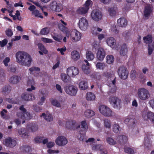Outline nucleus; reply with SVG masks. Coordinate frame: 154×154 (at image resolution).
Masks as SVG:
<instances>
[{"instance_id":"obj_1","label":"nucleus","mask_w":154,"mask_h":154,"mask_svg":"<svg viewBox=\"0 0 154 154\" xmlns=\"http://www.w3.org/2000/svg\"><path fill=\"white\" fill-rule=\"evenodd\" d=\"M17 62L22 65L29 67L32 59L30 55L23 51H19L16 53Z\"/></svg>"},{"instance_id":"obj_2","label":"nucleus","mask_w":154,"mask_h":154,"mask_svg":"<svg viewBox=\"0 0 154 154\" xmlns=\"http://www.w3.org/2000/svg\"><path fill=\"white\" fill-rule=\"evenodd\" d=\"M59 28L61 31L66 34L67 37L70 38L73 41H78L81 38V34L76 29L70 30L68 28L60 24L59 25Z\"/></svg>"},{"instance_id":"obj_3","label":"nucleus","mask_w":154,"mask_h":154,"mask_svg":"<svg viewBox=\"0 0 154 154\" xmlns=\"http://www.w3.org/2000/svg\"><path fill=\"white\" fill-rule=\"evenodd\" d=\"M80 128L79 133L80 135V137L78 135L77 137L80 141H82L85 135V134L88 129V126L86 120L82 121L81 122V125L77 124L76 129H78Z\"/></svg>"},{"instance_id":"obj_4","label":"nucleus","mask_w":154,"mask_h":154,"mask_svg":"<svg viewBox=\"0 0 154 154\" xmlns=\"http://www.w3.org/2000/svg\"><path fill=\"white\" fill-rule=\"evenodd\" d=\"M19 109L21 111L17 113V115L18 117L27 120H29L32 118L31 115L29 112L27 111L26 109L24 107L23 105L21 106Z\"/></svg>"},{"instance_id":"obj_5","label":"nucleus","mask_w":154,"mask_h":154,"mask_svg":"<svg viewBox=\"0 0 154 154\" xmlns=\"http://www.w3.org/2000/svg\"><path fill=\"white\" fill-rule=\"evenodd\" d=\"M137 95L139 100H145L148 99L150 97L149 91L144 88L138 89Z\"/></svg>"},{"instance_id":"obj_6","label":"nucleus","mask_w":154,"mask_h":154,"mask_svg":"<svg viewBox=\"0 0 154 154\" xmlns=\"http://www.w3.org/2000/svg\"><path fill=\"white\" fill-rule=\"evenodd\" d=\"M99 110L100 113L106 117H110L112 116V110L109 108L104 105L99 106Z\"/></svg>"},{"instance_id":"obj_7","label":"nucleus","mask_w":154,"mask_h":154,"mask_svg":"<svg viewBox=\"0 0 154 154\" xmlns=\"http://www.w3.org/2000/svg\"><path fill=\"white\" fill-rule=\"evenodd\" d=\"M117 72L120 78L123 80H125L128 77V72L125 66H120Z\"/></svg>"},{"instance_id":"obj_8","label":"nucleus","mask_w":154,"mask_h":154,"mask_svg":"<svg viewBox=\"0 0 154 154\" xmlns=\"http://www.w3.org/2000/svg\"><path fill=\"white\" fill-rule=\"evenodd\" d=\"M78 25L79 28L82 30L86 31L89 27L88 21L85 17H82L79 20Z\"/></svg>"},{"instance_id":"obj_9","label":"nucleus","mask_w":154,"mask_h":154,"mask_svg":"<svg viewBox=\"0 0 154 154\" xmlns=\"http://www.w3.org/2000/svg\"><path fill=\"white\" fill-rule=\"evenodd\" d=\"M64 90L67 94L72 96L75 95L77 91V88L73 85L65 87Z\"/></svg>"},{"instance_id":"obj_10","label":"nucleus","mask_w":154,"mask_h":154,"mask_svg":"<svg viewBox=\"0 0 154 154\" xmlns=\"http://www.w3.org/2000/svg\"><path fill=\"white\" fill-rule=\"evenodd\" d=\"M103 15L102 13L100 11L97 10L93 11L91 14V18L94 21H98L100 20L102 17Z\"/></svg>"},{"instance_id":"obj_11","label":"nucleus","mask_w":154,"mask_h":154,"mask_svg":"<svg viewBox=\"0 0 154 154\" xmlns=\"http://www.w3.org/2000/svg\"><path fill=\"white\" fill-rule=\"evenodd\" d=\"M66 72L69 76L73 77L79 73V71L78 68L74 66H71L67 69Z\"/></svg>"},{"instance_id":"obj_12","label":"nucleus","mask_w":154,"mask_h":154,"mask_svg":"<svg viewBox=\"0 0 154 154\" xmlns=\"http://www.w3.org/2000/svg\"><path fill=\"white\" fill-rule=\"evenodd\" d=\"M50 8L53 11L59 12L62 9V5L59 3H57L56 1H53L50 4Z\"/></svg>"},{"instance_id":"obj_13","label":"nucleus","mask_w":154,"mask_h":154,"mask_svg":"<svg viewBox=\"0 0 154 154\" xmlns=\"http://www.w3.org/2000/svg\"><path fill=\"white\" fill-rule=\"evenodd\" d=\"M67 143V140L65 137L63 136L58 137L56 140V143L59 146H64Z\"/></svg>"},{"instance_id":"obj_14","label":"nucleus","mask_w":154,"mask_h":154,"mask_svg":"<svg viewBox=\"0 0 154 154\" xmlns=\"http://www.w3.org/2000/svg\"><path fill=\"white\" fill-rule=\"evenodd\" d=\"M16 141L11 138L9 137L5 140V144L7 147H13L16 145Z\"/></svg>"},{"instance_id":"obj_15","label":"nucleus","mask_w":154,"mask_h":154,"mask_svg":"<svg viewBox=\"0 0 154 154\" xmlns=\"http://www.w3.org/2000/svg\"><path fill=\"white\" fill-rule=\"evenodd\" d=\"M97 53V58L99 60H103L106 55V51L104 49H98Z\"/></svg>"},{"instance_id":"obj_16","label":"nucleus","mask_w":154,"mask_h":154,"mask_svg":"<svg viewBox=\"0 0 154 154\" xmlns=\"http://www.w3.org/2000/svg\"><path fill=\"white\" fill-rule=\"evenodd\" d=\"M142 117L145 120L149 119L153 124H154V113L151 112H149L146 114H143Z\"/></svg>"},{"instance_id":"obj_17","label":"nucleus","mask_w":154,"mask_h":154,"mask_svg":"<svg viewBox=\"0 0 154 154\" xmlns=\"http://www.w3.org/2000/svg\"><path fill=\"white\" fill-rule=\"evenodd\" d=\"M118 26L124 28L128 24L127 20L124 18H121L117 20Z\"/></svg>"},{"instance_id":"obj_18","label":"nucleus","mask_w":154,"mask_h":154,"mask_svg":"<svg viewBox=\"0 0 154 154\" xmlns=\"http://www.w3.org/2000/svg\"><path fill=\"white\" fill-rule=\"evenodd\" d=\"M26 128L29 131L32 132L36 131L38 129V127L36 124L32 123L28 124Z\"/></svg>"},{"instance_id":"obj_19","label":"nucleus","mask_w":154,"mask_h":154,"mask_svg":"<svg viewBox=\"0 0 154 154\" xmlns=\"http://www.w3.org/2000/svg\"><path fill=\"white\" fill-rule=\"evenodd\" d=\"M21 98L25 100H33L35 99V96L31 93H24L21 95Z\"/></svg>"},{"instance_id":"obj_20","label":"nucleus","mask_w":154,"mask_h":154,"mask_svg":"<svg viewBox=\"0 0 154 154\" xmlns=\"http://www.w3.org/2000/svg\"><path fill=\"white\" fill-rule=\"evenodd\" d=\"M77 123L74 120L69 121L66 122V127L70 129H75L76 128Z\"/></svg>"},{"instance_id":"obj_21","label":"nucleus","mask_w":154,"mask_h":154,"mask_svg":"<svg viewBox=\"0 0 154 154\" xmlns=\"http://www.w3.org/2000/svg\"><path fill=\"white\" fill-rule=\"evenodd\" d=\"M148 134H146V137L144 139V145L145 148L149 149L152 147V141L150 140L149 137L148 136Z\"/></svg>"},{"instance_id":"obj_22","label":"nucleus","mask_w":154,"mask_h":154,"mask_svg":"<svg viewBox=\"0 0 154 154\" xmlns=\"http://www.w3.org/2000/svg\"><path fill=\"white\" fill-rule=\"evenodd\" d=\"M108 14L110 17H115L116 14V10L114 7H109L107 9Z\"/></svg>"},{"instance_id":"obj_23","label":"nucleus","mask_w":154,"mask_h":154,"mask_svg":"<svg viewBox=\"0 0 154 154\" xmlns=\"http://www.w3.org/2000/svg\"><path fill=\"white\" fill-rule=\"evenodd\" d=\"M27 85L29 87L31 86L30 88H28L27 89V91H31L32 90H35V88L33 86L35 84V82L34 80L32 79L31 80H28L27 82Z\"/></svg>"},{"instance_id":"obj_24","label":"nucleus","mask_w":154,"mask_h":154,"mask_svg":"<svg viewBox=\"0 0 154 154\" xmlns=\"http://www.w3.org/2000/svg\"><path fill=\"white\" fill-rule=\"evenodd\" d=\"M71 57L73 60L76 61L80 58V55L79 52L74 50L71 52Z\"/></svg>"},{"instance_id":"obj_25","label":"nucleus","mask_w":154,"mask_h":154,"mask_svg":"<svg viewBox=\"0 0 154 154\" xmlns=\"http://www.w3.org/2000/svg\"><path fill=\"white\" fill-rule=\"evenodd\" d=\"M88 10L87 8H85L84 6L79 8L76 11L77 13L81 15H84L87 14Z\"/></svg>"},{"instance_id":"obj_26","label":"nucleus","mask_w":154,"mask_h":154,"mask_svg":"<svg viewBox=\"0 0 154 154\" xmlns=\"http://www.w3.org/2000/svg\"><path fill=\"white\" fill-rule=\"evenodd\" d=\"M109 101L110 103L114 107L116 108L118 107L117 103L119 101V100L117 97H110L109 99Z\"/></svg>"},{"instance_id":"obj_27","label":"nucleus","mask_w":154,"mask_h":154,"mask_svg":"<svg viewBox=\"0 0 154 154\" xmlns=\"http://www.w3.org/2000/svg\"><path fill=\"white\" fill-rule=\"evenodd\" d=\"M20 79L21 78L20 76L14 75L10 78L9 81L11 83L13 84H16Z\"/></svg>"},{"instance_id":"obj_28","label":"nucleus","mask_w":154,"mask_h":154,"mask_svg":"<svg viewBox=\"0 0 154 154\" xmlns=\"http://www.w3.org/2000/svg\"><path fill=\"white\" fill-rule=\"evenodd\" d=\"M117 140L119 143H125L128 141L127 137L125 135H120L117 137Z\"/></svg>"},{"instance_id":"obj_29","label":"nucleus","mask_w":154,"mask_h":154,"mask_svg":"<svg viewBox=\"0 0 154 154\" xmlns=\"http://www.w3.org/2000/svg\"><path fill=\"white\" fill-rule=\"evenodd\" d=\"M143 39V42L146 44H150L152 41V36L150 35H148L144 36Z\"/></svg>"},{"instance_id":"obj_30","label":"nucleus","mask_w":154,"mask_h":154,"mask_svg":"<svg viewBox=\"0 0 154 154\" xmlns=\"http://www.w3.org/2000/svg\"><path fill=\"white\" fill-rule=\"evenodd\" d=\"M152 8L150 5H147L145 7L144 10V15L146 17L149 16L152 11Z\"/></svg>"},{"instance_id":"obj_31","label":"nucleus","mask_w":154,"mask_h":154,"mask_svg":"<svg viewBox=\"0 0 154 154\" xmlns=\"http://www.w3.org/2000/svg\"><path fill=\"white\" fill-rule=\"evenodd\" d=\"M106 42L108 45L112 47L116 44V40L113 37H110L107 39Z\"/></svg>"},{"instance_id":"obj_32","label":"nucleus","mask_w":154,"mask_h":154,"mask_svg":"<svg viewBox=\"0 0 154 154\" xmlns=\"http://www.w3.org/2000/svg\"><path fill=\"white\" fill-rule=\"evenodd\" d=\"M95 115V112L92 110L87 109L84 112V115L86 117L89 118Z\"/></svg>"},{"instance_id":"obj_33","label":"nucleus","mask_w":154,"mask_h":154,"mask_svg":"<svg viewBox=\"0 0 154 154\" xmlns=\"http://www.w3.org/2000/svg\"><path fill=\"white\" fill-rule=\"evenodd\" d=\"M79 85L80 88L82 90H85L88 88L87 82L85 81H82L80 82Z\"/></svg>"},{"instance_id":"obj_34","label":"nucleus","mask_w":154,"mask_h":154,"mask_svg":"<svg viewBox=\"0 0 154 154\" xmlns=\"http://www.w3.org/2000/svg\"><path fill=\"white\" fill-rule=\"evenodd\" d=\"M41 116H43L45 119L48 122L51 121L53 120V117L51 114H46L45 113H43Z\"/></svg>"},{"instance_id":"obj_35","label":"nucleus","mask_w":154,"mask_h":154,"mask_svg":"<svg viewBox=\"0 0 154 154\" xmlns=\"http://www.w3.org/2000/svg\"><path fill=\"white\" fill-rule=\"evenodd\" d=\"M86 58L89 61L92 60L94 58V56L92 52L91 51H88L86 52Z\"/></svg>"},{"instance_id":"obj_36","label":"nucleus","mask_w":154,"mask_h":154,"mask_svg":"<svg viewBox=\"0 0 154 154\" xmlns=\"http://www.w3.org/2000/svg\"><path fill=\"white\" fill-rule=\"evenodd\" d=\"M95 96L94 94L91 92L88 93L86 95V99L88 100H93L95 99Z\"/></svg>"},{"instance_id":"obj_37","label":"nucleus","mask_w":154,"mask_h":154,"mask_svg":"<svg viewBox=\"0 0 154 154\" xmlns=\"http://www.w3.org/2000/svg\"><path fill=\"white\" fill-rule=\"evenodd\" d=\"M114 60V58L112 55H108L106 57V62L108 64L112 63Z\"/></svg>"},{"instance_id":"obj_38","label":"nucleus","mask_w":154,"mask_h":154,"mask_svg":"<svg viewBox=\"0 0 154 154\" xmlns=\"http://www.w3.org/2000/svg\"><path fill=\"white\" fill-rule=\"evenodd\" d=\"M2 90V92L3 93L8 94L11 91V87L8 85H6L3 87Z\"/></svg>"},{"instance_id":"obj_39","label":"nucleus","mask_w":154,"mask_h":154,"mask_svg":"<svg viewBox=\"0 0 154 154\" xmlns=\"http://www.w3.org/2000/svg\"><path fill=\"white\" fill-rule=\"evenodd\" d=\"M62 80L65 83H68L69 82V77L65 73H61L60 75Z\"/></svg>"},{"instance_id":"obj_40","label":"nucleus","mask_w":154,"mask_h":154,"mask_svg":"<svg viewBox=\"0 0 154 154\" xmlns=\"http://www.w3.org/2000/svg\"><path fill=\"white\" fill-rule=\"evenodd\" d=\"M51 104L57 107H60L61 105L60 102L55 99H52L50 100Z\"/></svg>"},{"instance_id":"obj_41","label":"nucleus","mask_w":154,"mask_h":154,"mask_svg":"<svg viewBox=\"0 0 154 154\" xmlns=\"http://www.w3.org/2000/svg\"><path fill=\"white\" fill-rule=\"evenodd\" d=\"M21 148L23 152H30L32 151V149L31 147L28 145H24Z\"/></svg>"},{"instance_id":"obj_42","label":"nucleus","mask_w":154,"mask_h":154,"mask_svg":"<svg viewBox=\"0 0 154 154\" xmlns=\"http://www.w3.org/2000/svg\"><path fill=\"white\" fill-rule=\"evenodd\" d=\"M112 129L114 132L117 133L120 132L121 128L118 125L115 124L113 125Z\"/></svg>"},{"instance_id":"obj_43","label":"nucleus","mask_w":154,"mask_h":154,"mask_svg":"<svg viewBox=\"0 0 154 154\" xmlns=\"http://www.w3.org/2000/svg\"><path fill=\"white\" fill-rule=\"evenodd\" d=\"M124 149V151L126 153L130 154H133L134 153V150L133 149L129 147L125 146Z\"/></svg>"},{"instance_id":"obj_44","label":"nucleus","mask_w":154,"mask_h":154,"mask_svg":"<svg viewBox=\"0 0 154 154\" xmlns=\"http://www.w3.org/2000/svg\"><path fill=\"white\" fill-rule=\"evenodd\" d=\"M49 32V29L46 27L42 29L40 32V34L42 35H46Z\"/></svg>"},{"instance_id":"obj_45","label":"nucleus","mask_w":154,"mask_h":154,"mask_svg":"<svg viewBox=\"0 0 154 154\" xmlns=\"http://www.w3.org/2000/svg\"><path fill=\"white\" fill-rule=\"evenodd\" d=\"M96 68L100 69H103L106 66L105 64L103 63L98 62L96 64Z\"/></svg>"},{"instance_id":"obj_46","label":"nucleus","mask_w":154,"mask_h":154,"mask_svg":"<svg viewBox=\"0 0 154 154\" xmlns=\"http://www.w3.org/2000/svg\"><path fill=\"white\" fill-rule=\"evenodd\" d=\"M7 113V111L6 109H3L2 111L0 112L1 116L4 119H8V116L7 115L5 114Z\"/></svg>"},{"instance_id":"obj_47","label":"nucleus","mask_w":154,"mask_h":154,"mask_svg":"<svg viewBox=\"0 0 154 154\" xmlns=\"http://www.w3.org/2000/svg\"><path fill=\"white\" fill-rule=\"evenodd\" d=\"M104 125L105 127L110 128L111 127V122L110 120L105 119L104 120Z\"/></svg>"},{"instance_id":"obj_48","label":"nucleus","mask_w":154,"mask_h":154,"mask_svg":"<svg viewBox=\"0 0 154 154\" xmlns=\"http://www.w3.org/2000/svg\"><path fill=\"white\" fill-rule=\"evenodd\" d=\"M106 141L108 143L111 145H113L116 143V141L110 137H107Z\"/></svg>"},{"instance_id":"obj_49","label":"nucleus","mask_w":154,"mask_h":154,"mask_svg":"<svg viewBox=\"0 0 154 154\" xmlns=\"http://www.w3.org/2000/svg\"><path fill=\"white\" fill-rule=\"evenodd\" d=\"M32 14L35 17H39L42 18L43 17L41 15V14L39 13V11L37 10H35L32 12Z\"/></svg>"},{"instance_id":"obj_50","label":"nucleus","mask_w":154,"mask_h":154,"mask_svg":"<svg viewBox=\"0 0 154 154\" xmlns=\"http://www.w3.org/2000/svg\"><path fill=\"white\" fill-rule=\"evenodd\" d=\"M82 68L84 73L86 74L89 73V67L88 66L85 64H83L82 66Z\"/></svg>"},{"instance_id":"obj_51","label":"nucleus","mask_w":154,"mask_h":154,"mask_svg":"<svg viewBox=\"0 0 154 154\" xmlns=\"http://www.w3.org/2000/svg\"><path fill=\"white\" fill-rule=\"evenodd\" d=\"M92 4V2L90 0H88L86 1L85 3L84 6L85 8H88V10L89 9V7L91 6Z\"/></svg>"},{"instance_id":"obj_52","label":"nucleus","mask_w":154,"mask_h":154,"mask_svg":"<svg viewBox=\"0 0 154 154\" xmlns=\"http://www.w3.org/2000/svg\"><path fill=\"white\" fill-rule=\"evenodd\" d=\"M20 135H23V136L24 135V137H28L27 133H25V131L23 129L21 128L18 131Z\"/></svg>"},{"instance_id":"obj_53","label":"nucleus","mask_w":154,"mask_h":154,"mask_svg":"<svg viewBox=\"0 0 154 154\" xmlns=\"http://www.w3.org/2000/svg\"><path fill=\"white\" fill-rule=\"evenodd\" d=\"M5 33L7 36L10 37H11L13 34L12 31L10 29H8L6 30L5 31Z\"/></svg>"},{"instance_id":"obj_54","label":"nucleus","mask_w":154,"mask_h":154,"mask_svg":"<svg viewBox=\"0 0 154 154\" xmlns=\"http://www.w3.org/2000/svg\"><path fill=\"white\" fill-rule=\"evenodd\" d=\"M116 88L115 86L113 88H112L108 93L109 95H112V94H115L116 92Z\"/></svg>"},{"instance_id":"obj_55","label":"nucleus","mask_w":154,"mask_h":154,"mask_svg":"<svg viewBox=\"0 0 154 154\" xmlns=\"http://www.w3.org/2000/svg\"><path fill=\"white\" fill-rule=\"evenodd\" d=\"M111 30L113 32L116 34H118L119 31L117 29V27L116 25H113L111 27Z\"/></svg>"},{"instance_id":"obj_56","label":"nucleus","mask_w":154,"mask_h":154,"mask_svg":"<svg viewBox=\"0 0 154 154\" xmlns=\"http://www.w3.org/2000/svg\"><path fill=\"white\" fill-rule=\"evenodd\" d=\"M102 145L100 144H98L93 146L92 147V149L94 150H97L101 148Z\"/></svg>"},{"instance_id":"obj_57","label":"nucleus","mask_w":154,"mask_h":154,"mask_svg":"<svg viewBox=\"0 0 154 154\" xmlns=\"http://www.w3.org/2000/svg\"><path fill=\"white\" fill-rule=\"evenodd\" d=\"M92 46L93 47L96 48H101L100 46V43L97 41H94V42H93L92 43Z\"/></svg>"},{"instance_id":"obj_58","label":"nucleus","mask_w":154,"mask_h":154,"mask_svg":"<svg viewBox=\"0 0 154 154\" xmlns=\"http://www.w3.org/2000/svg\"><path fill=\"white\" fill-rule=\"evenodd\" d=\"M127 52L128 49H121L120 54L122 56H125Z\"/></svg>"},{"instance_id":"obj_59","label":"nucleus","mask_w":154,"mask_h":154,"mask_svg":"<svg viewBox=\"0 0 154 154\" xmlns=\"http://www.w3.org/2000/svg\"><path fill=\"white\" fill-rule=\"evenodd\" d=\"M43 137H37L34 139L36 143H41Z\"/></svg>"},{"instance_id":"obj_60","label":"nucleus","mask_w":154,"mask_h":154,"mask_svg":"<svg viewBox=\"0 0 154 154\" xmlns=\"http://www.w3.org/2000/svg\"><path fill=\"white\" fill-rule=\"evenodd\" d=\"M41 40L45 43H51L53 42L51 39L45 38H42Z\"/></svg>"},{"instance_id":"obj_61","label":"nucleus","mask_w":154,"mask_h":154,"mask_svg":"<svg viewBox=\"0 0 154 154\" xmlns=\"http://www.w3.org/2000/svg\"><path fill=\"white\" fill-rule=\"evenodd\" d=\"M34 110L37 112H40L42 110V109L37 105L34 106Z\"/></svg>"},{"instance_id":"obj_62","label":"nucleus","mask_w":154,"mask_h":154,"mask_svg":"<svg viewBox=\"0 0 154 154\" xmlns=\"http://www.w3.org/2000/svg\"><path fill=\"white\" fill-rule=\"evenodd\" d=\"M136 76V71L135 70H132L130 74V77L131 79H134Z\"/></svg>"},{"instance_id":"obj_63","label":"nucleus","mask_w":154,"mask_h":154,"mask_svg":"<svg viewBox=\"0 0 154 154\" xmlns=\"http://www.w3.org/2000/svg\"><path fill=\"white\" fill-rule=\"evenodd\" d=\"M10 60V59L9 57H6L3 60V63L5 66H8V63Z\"/></svg>"},{"instance_id":"obj_64","label":"nucleus","mask_w":154,"mask_h":154,"mask_svg":"<svg viewBox=\"0 0 154 154\" xmlns=\"http://www.w3.org/2000/svg\"><path fill=\"white\" fill-rule=\"evenodd\" d=\"M101 154H107V151L105 148L102 147L100 149Z\"/></svg>"}]
</instances>
